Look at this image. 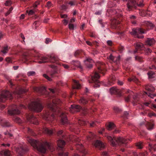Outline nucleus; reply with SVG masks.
Segmentation results:
<instances>
[{
	"instance_id": "23",
	"label": "nucleus",
	"mask_w": 156,
	"mask_h": 156,
	"mask_svg": "<svg viewBox=\"0 0 156 156\" xmlns=\"http://www.w3.org/2000/svg\"><path fill=\"white\" fill-rule=\"evenodd\" d=\"M79 103L82 104L83 105H85L88 102V100L84 97H81L79 101Z\"/></svg>"
},
{
	"instance_id": "42",
	"label": "nucleus",
	"mask_w": 156,
	"mask_h": 156,
	"mask_svg": "<svg viewBox=\"0 0 156 156\" xmlns=\"http://www.w3.org/2000/svg\"><path fill=\"white\" fill-rule=\"evenodd\" d=\"M53 6V5L50 1H48L45 5V7H47L48 9Z\"/></svg>"
},
{
	"instance_id": "62",
	"label": "nucleus",
	"mask_w": 156,
	"mask_h": 156,
	"mask_svg": "<svg viewBox=\"0 0 156 156\" xmlns=\"http://www.w3.org/2000/svg\"><path fill=\"white\" fill-rule=\"evenodd\" d=\"M62 22H63L65 26H66L68 23V21L65 19L63 20Z\"/></svg>"
},
{
	"instance_id": "49",
	"label": "nucleus",
	"mask_w": 156,
	"mask_h": 156,
	"mask_svg": "<svg viewBox=\"0 0 156 156\" xmlns=\"http://www.w3.org/2000/svg\"><path fill=\"white\" fill-rule=\"evenodd\" d=\"M13 9V8L12 7H10L9 10L5 14V16H7L10 13L11 11Z\"/></svg>"
},
{
	"instance_id": "35",
	"label": "nucleus",
	"mask_w": 156,
	"mask_h": 156,
	"mask_svg": "<svg viewBox=\"0 0 156 156\" xmlns=\"http://www.w3.org/2000/svg\"><path fill=\"white\" fill-rule=\"evenodd\" d=\"M135 59L137 61L142 62H144L143 58L142 57L137 56L135 57Z\"/></svg>"
},
{
	"instance_id": "19",
	"label": "nucleus",
	"mask_w": 156,
	"mask_h": 156,
	"mask_svg": "<svg viewBox=\"0 0 156 156\" xmlns=\"http://www.w3.org/2000/svg\"><path fill=\"white\" fill-rule=\"evenodd\" d=\"M0 155H4L5 156H10V151L9 150H2L0 151Z\"/></svg>"
},
{
	"instance_id": "1",
	"label": "nucleus",
	"mask_w": 156,
	"mask_h": 156,
	"mask_svg": "<svg viewBox=\"0 0 156 156\" xmlns=\"http://www.w3.org/2000/svg\"><path fill=\"white\" fill-rule=\"evenodd\" d=\"M27 140L34 148L37 149L38 151L41 153H45L47 148L53 150L52 146L51 144L47 142L39 144L38 142L32 139H28Z\"/></svg>"
},
{
	"instance_id": "20",
	"label": "nucleus",
	"mask_w": 156,
	"mask_h": 156,
	"mask_svg": "<svg viewBox=\"0 0 156 156\" xmlns=\"http://www.w3.org/2000/svg\"><path fill=\"white\" fill-rule=\"evenodd\" d=\"M136 49L141 50L144 48V44L140 42H136L134 44Z\"/></svg>"
},
{
	"instance_id": "13",
	"label": "nucleus",
	"mask_w": 156,
	"mask_h": 156,
	"mask_svg": "<svg viewBox=\"0 0 156 156\" xmlns=\"http://www.w3.org/2000/svg\"><path fill=\"white\" fill-rule=\"evenodd\" d=\"M34 90L35 91L38 92L41 94H45L46 91V89L44 87H35L34 88Z\"/></svg>"
},
{
	"instance_id": "44",
	"label": "nucleus",
	"mask_w": 156,
	"mask_h": 156,
	"mask_svg": "<svg viewBox=\"0 0 156 156\" xmlns=\"http://www.w3.org/2000/svg\"><path fill=\"white\" fill-rule=\"evenodd\" d=\"M78 123L79 124L81 125H83L87 124L86 122L81 119H79L78 121Z\"/></svg>"
},
{
	"instance_id": "3",
	"label": "nucleus",
	"mask_w": 156,
	"mask_h": 156,
	"mask_svg": "<svg viewBox=\"0 0 156 156\" xmlns=\"http://www.w3.org/2000/svg\"><path fill=\"white\" fill-rule=\"evenodd\" d=\"M28 108L32 110L40 112L42 110L43 107L40 101H38L31 102L29 104Z\"/></svg>"
},
{
	"instance_id": "60",
	"label": "nucleus",
	"mask_w": 156,
	"mask_h": 156,
	"mask_svg": "<svg viewBox=\"0 0 156 156\" xmlns=\"http://www.w3.org/2000/svg\"><path fill=\"white\" fill-rule=\"evenodd\" d=\"M61 17L62 18H66L67 17V15L66 14H61L60 15Z\"/></svg>"
},
{
	"instance_id": "38",
	"label": "nucleus",
	"mask_w": 156,
	"mask_h": 156,
	"mask_svg": "<svg viewBox=\"0 0 156 156\" xmlns=\"http://www.w3.org/2000/svg\"><path fill=\"white\" fill-rule=\"evenodd\" d=\"M145 88L146 90H147L148 91H154V88L153 87H151L149 85L146 86L145 87Z\"/></svg>"
},
{
	"instance_id": "8",
	"label": "nucleus",
	"mask_w": 156,
	"mask_h": 156,
	"mask_svg": "<svg viewBox=\"0 0 156 156\" xmlns=\"http://www.w3.org/2000/svg\"><path fill=\"white\" fill-rule=\"evenodd\" d=\"M11 94L8 91H3L0 95V102H4L8 98H12Z\"/></svg>"
},
{
	"instance_id": "17",
	"label": "nucleus",
	"mask_w": 156,
	"mask_h": 156,
	"mask_svg": "<svg viewBox=\"0 0 156 156\" xmlns=\"http://www.w3.org/2000/svg\"><path fill=\"white\" fill-rule=\"evenodd\" d=\"M73 81L74 82L73 88V89H80L81 87V85L79 83V81L75 80H73Z\"/></svg>"
},
{
	"instance_id": "64",
	"label": "nucleus",
	"mask_w": 156,
	"mask_h": 156,
	"mask_svg": "<svg viewBox=\"0 0 156 156\" xmlns=\"http://www.w3.org/2000/svg\"><path fill=\"white\" fill-rule=\"evenodd\" d=\"M62 66L66 69H68L69 68L68 65L66 64H62Z\"/></svg>"
},
{
	"instance_id": "57",
	"label": "nucleus",
	"mask_w": 156,
	"mask_h": 156,
	"mask_svg": "<svg viewBox=\"0 0 156 156\" xmlns=\"http://www.w3.org/2000/svg\"><path fill=\"white\" fill-rule=\"evenodd\" d=\"M114 110L116 112H118L120 111L119 108L117 107H114L113 108Z\"/></svg>"
},
{
	"instance_id": "11",
	"label": "nucleus",
	"mask_w": 156,
	"mask_h": 156,
	"mask_svg": "<svg viewBox=\"0 0 156 156\" xmlns=\"http://www.w3.org/2000/svg\"><path fill=\"white\" fill-rule=\"evenodd\" d=\"M81 109V107L79 105H72L70 108V111L72 113L78 112Z\"/></svg>"
},
{
	"instance_id": "18",
	"label": "nucleus",
	"mask_w": 156,
	"mask_h": 156,
	"mask_svg": "<svg viewBox=\"0 0 156 156\" xmlns=\"http://www.w3.org/2000/svg\"><path fill=\"white\" fill-rule=\"evenodd\" d=\"M94 146L97 147L101 148L104 147V144L100 140H97L94 144Z\"/></svg>"
},
{
	"instance_id": "2",
	"label": "nucleus",
	"mask_w": 156,
	"mask_h": 156,
	"mask_svg": "<svg viewBox=\"0 0 156 156\" xmlns=\"http://www.w3.org/2000/svg\"><path fill=\"white\" fill-rule=\"evenodd\" d=\"M108 140L110 142L111 144L113 146H115L117 144H126L128 143L130 141L129 139L124 138L123 137H119L117 138L114 137L113 138L112 136L107 134L105 136Z\"/></svg>"
},
{
	"instance_id": "9",
	"label": "nucleus",
	"mask_w": 156,
	"mask_h": 156,
	"mask_svg": "<svg viewBox=\"0 0 156 156\" xmlns=\"http://www.w3.org/2000/svg\"><path fill=\"white\" fill-rule=\"evenodd\" d=\"M13 108H10V107H9V109L8 110V114L11 115H19L20 114V111L18 109H16V106L15 105H13Z\"/></svg>"
},
{
	"instance_id": "4",
	"label": "nucleus",
	"mask_w": 156,
	"mask_h": 156,
	"mask_svg": "<svg viewBox=\"0 0 156 156\" xmlns=\"http://www.w3.org/2000/svg\"><path fill=\"white\" fill-rule=\"evenodd\" d=\"M146 31L144 29L138 27L132 29V31L130 32V34L135 37L138 38H143L144 36L143 35H140L139 34L146 33Z\"/></svg>"
},
{
	"instance_id": "28",
	"label": "nucleus",
	"mask_w": 156,
	"mask_h": 156,
	"mask_svg": "<svg viewBox=\"0 0 156 156\" xmlns=\"http://www.w3.org/2000/svg\"><path fill=\"white\" fill-rule=\"evenodd\" d=\"M50 61L51 62H54L58 60V58L54 55H52L50 57Z\"/></svg>"
},
{
	"instance_id": "14",
	"label": "nucleus",
	"mask_w": 156,
	"mask_h": 156,
	"mask_svg": "<svg viewBox=\"0 0 156 156\" xmlns=\"http://www.w3.org/2000/svg\"><path fill=\"white\" fill-rule=\"evenodd\" d=\"M27 119L30 121L31 123L37 125L38 124V120L36 118L34 117L32 115H31L28 117Z\"/></svg>"
},
{
	"instance_id": "32",
	"label": "nucleus",
	"mask_w": 156,
	"mask_h": 156,
	"mask_svg": "<svg viewBox=\"0 0 156 156\" xmlns=\"http://www.w3.org/2000/svg\"><path fill=\"white\" fill-rule=\"evenodd\" d=\"M8 46H6L3 47V49L1 50V52L4 54H5L8 52Z\"/></svg>"
},
{
	"instance_id": "48",
	"label": "nucleus",
	"mask_w": 156,
	"mask_h": 156,
	"mask_svg": "<svg viewBox=\"0 0 156 156\" xmlns=\"http://www.w3.org/2000/svg\"><path fill=\"white\" fill-rule=\"evenodd\" d=\"M12 4V1L11 0H7L5 3V5L6 6L10 5Z\"/></svg>"
},
{
	"instance_id": "31",
	"label": "nucleus",
	"mask_w": 156,
	"mask_h": 156,
	"mask_svg": "<svg viewBox=\"0 0 156 156\" xmlns=\"http://www.w3.org/2000/svg\"><path fill=\"white\" fill-rule=\"evenodd\" d=\"M27 91V90H24L23 89H20L18 91H17L16 92L17 94L20 95L26 92Z\"/></svg>"
},
{
	"instance_id": "51",
	"label": "nucleus",
	"mask_w": 156,
	"mask_h": 156,
	"mask_svg": "<svg viewBox=\"0 0 156 156\" xmlns=\"http://www.w3.org/2000/svg\"><path fill=\"white\" fill-rule=\"evenodd\" d=\"M69 29L71 30H74V25L72 23H69L68 25Z\"/></svg>"
},
{
	"instance_id": "46",
	"label": "nucleus",
	"mask_w": 156,
	"mask_h": 156,
	"mask_svg": "<svg viewBox=\"0 0 156 156\" xmlns=\"http://www.w3.org/2000/svg\"><path fill=\"white\" fill-rule=\"evenodd\" d=\"M110 79L111 80H112V81H111V80H110L111 81L109 82L110 83H109V84L112 85L114 83V82L115 80V78L114 76H112L111 77Z\"/></svg>"
},
{
	"instance_id": "30",
	"label": "nucleus",
	"mask_w": 156,
	"mask_h": 156,
	"mask_svg": "<svg viewBox=\"0 0 156 156\" xmlns=\"http://www.w3.org/2000/svg\"><path fill=\"white\" fill-rule=\"evenodd\" d=\"M144 51L146 55H150L152 51V50L148 48H145Z\"/></svg>"
},
{
	"instance_id": "34",
	"label": "nucleus",
	"mask_w": 156,
	"mask_h": 156,
	"mask_svg": "<svg viewBox=\"0 0 156 156\" xmlns=\"http://www.w3.org/2000/svg\"><path fill=\"white\" fill-rule=\"evenodd\" d=\"M147 74L149 78L150 79H152L154 77V76L155 75V73L154 72L152 71H150L148 72L147 73Z\"/></svg>"
},
{
	"instance_id": "47",
	"label": "nucleus",
	"mask_w": 156,
	"mask_h": 156,
	"mask_svg": "<svg viewBox=\"0 0 156 156\" xmlns=\"http://www.w3.org/2000/svg\"><path fill=\"white\" fill-rule=\"evenodd\" d=\"M149 146L151 149H153L154 151H155L156 149V145L154 144L153 146L151 144H149Z\"/></svg>"
},
{
	"instance_id": "25",
	"label": "nucleus",
	"mask_w": 156,
	"mask_h": 156,
	"mask_svg": "<svg viewBox=\"0 0 156 156\" xmlns=\"http://www.w3.org/2000/svg\"><path fill=\"white\" fill-rule=\"evenodd\" d=\"M115 126V125L114 123L110 122L107 126V129L108 130L110 131L113 129Z\"/></svg>"
},
{
	"instance_id": "39",
	"label": "nucleus",
	"mask_w": 156,
	"mask_h": 156,
	"mask_svg": "<svg viewBox=\"0 0 156 156\" xmlns=\"http://www.w3.org/2000/svg\"><path fill=\"white\" fill-rule=\"evenodd\" d=\"M84 62H85V64L87 62L88 63H89L90 62L93 63L94 61L90 57L87 58L86 60L84 61Z\"/></svg>"
},
{
	"instance_id": "7",
	"label": "nucleus",
	"mask_w": 156,
	"mask_h": 156,
	"mask_svg": "<svg viewBox=\"0 0 156 156\" xmlns=\"http://www.w3.org/2000/svg\"><path fill=\"white\" fill-rule=\"evenodd\" d=\"M100 77V75L96 72H95L94 75L91 76V81L89 83H94L93 87L95 88L100 87V82L99 79Z\"/></svg>"
},
{
	"instance_id": "52",
	"label": "nucleus",
	"mask_w": 156,
	"mask_h": 156,
	"mask_svg": "<svg viewBox=\"0 0 156 156\" xmlns=\"http://www.w3.org/2000/svg\"><path fill=\"white\" fill-rule=\"evenodd\" d=\"M43 76L49 81H51V79L46 74H44Z\"/></svg>"
},
{
	"instance_id": "53",
	"label": "nucleus",
	"mask_w": 156,
	"mask_h": 156,
	"mask_svg": "<svg viewBox=\"0 0 156 156\" xmlns=\"http://www.w3.org/2000/svg\"><path fill=\"white\" fill-rule=\"evenodd\" d=\"M4 126L5 127H9L11 126V124L9 122H5L4 123Z\"/></svg>"
},
{
	"instance_id": "21",
	"label": "nucleus",
	"mask_w": 156,
	"mask_h": 156,
	"mask_svg": "<svg viewBox=\"0 0 156 156\" xmlns=\"http://www.w3.org/2000/svg\"><path fill=\"white\" fill-rule=\"evenodd\" d=\"M71 64L79 68L80 69H82L83 68L81 65L80 62L78 61L73 60L71 62Z\"/></svg>"
},
{
	"instance_id": "43",
	"label": "nucleus",
	"mask_w": 156,
	"mask_h": 156,
	"mask_svg": "<svg viewBox=\"0 0 156 156\" xmlns=\"http://www.w3.org/2000/svg\"><path fill=\"white\" fill-rule=\"evenodd\" d=\"M115 57L113 56L112 54H111L107 58L110 60H111L113 62L114 60L115 59Z\"/></svg>"
},
{
	"instance_id": "26",
	"label": "nucleus",
	"mask_w": 156,
	"mask_h": 156,
	"mask_svg": "<svg viewBox=\"0 0 156 156\" xmlns=\"http://www.w3.org/2000/svg\"><path fill=\"white\" fill-rule=\"evenodd\" d=\"M110 91L111 94H115L117 92V89L116 87H113L110 89Z\"/></svg>"
},
{
	"instance_id": "15",
	"label": "nucleus",
	"mask_w": 156,
	"mask_h": 156,
	"mask_svg": "<svg viewBox=\"0 0 156 156\" xmlns=\"http://www.w3.org/2000/svg\"><path fill=\"white\" fill-rule=\"evenodd\" d=\"M61 118V122L62 124H65L67 123L68 119L66 114L62 113L60 115Z\"/></svg>"
},
{
	"instance_id": "12",
	"label": "nucleus",
	"mask_w": 156,
	"mask_h": 156,
	"mask_svg": "<svg viewBox=\"0 0 156 156\" xmlns=\"http://www.w3.org/2000/svg\"><path fill=\"white\" fill-rule=\"evenodd\" d=\"M156 43V41L154 38H148L145 42V45L152 46L153 45Z\"/></svg>"
},
{
	"instance_id": "61",
	"label": "nucleus",
	"mask_w": 156,
	"mask_h": 156,
	"mask_svg": "<svg viewBox=\"0 0 156 156\" xmlns=\"http://www.w3.org/2000/svg\"><path fill=\"white\" fill-rule=\"evenodd\" d=\"M107 43L108 45L111 46L112 45V41L110 40H109L107 41Z\"/></svg>"
},
{
	"instance_id": "45",
	"label": "nucleus",
	"mask_w": 156,
	"mask_h": 156,
	"mask_svg": "<svg viewBox=\"0 0 156 156\" xmlns=\"http://www.w3.org/2000/svg\"><path fill=\"white\" fill-rule=\"evenodd\" d=\"M27 75L29 76H34L35 74V72L33 71H30L27 73Z\"/></svg>"
},
{
	"instance_id": "40",
	"label": "nucleus",
	"mask_w": 156,
	"mask_h": 156,
	"mask_svg": "<svg viewBox=\"0 0 156 156\" xmlns=\"http://www.w3.org/2000/svg\"><path fill=\"white\" fill-rule=\"evenodd\" d=\"M76 149L78 150H80V149H83V146L82 144L80 143L76 144Z\"/></svg>"
},
{
	"instance_id": "27",
	"label": "nucleus",
	"mask_w": 156,
	"mask_h": 156,
	"mask_svg": "<svg viewBox=\"0 0 156 156\" xmlns=\"http://www.w3.org/2000/svg\"><path fill=\"white\" fill-rule=\"evenodd\" d=\"M13 120L14 121L18 123H22V121L21 119L20 118L17 117H14L13 118Z\"/></svg>"
},
{
	"instance_id": "10",
	"label": "nucleus",
	"mask_w": 156,
	"mask_h": 156,
	"mask_svg": "<svg viewBox=\"0 0 156 156\" xmlns=\"http://www.w3.org/2000/svg\"><path fill=\"white\" fill-rule=\"evenodd\" d=\"M50 114V112L47 111L44 113L43 117L46 120L52 121L54 119V115L53 114Z\"/></svg>"
},
{
	"instance_id": "59",
	"label": "nucleus",
	"mask_w": 156,
	"mask_h": 156,
	"mask_svg": "<svg viewBox=\"0 0 156 156\" xmlns=\"http://www.w3.org/2000/svg\"><path fill=\"white\" fill-rule=\"evenodd\" d=\"M34 13V12L32 10H31L30 11H29V12H28V15H31L33 14Z\"/></svg>"
},
{
	"instance_id": "37",
	"label": "nucleus",
	"mask_w": 156,
	"mask_h": 156,
	"mask_svg": "<svg viewBox=\"0 0 156 156\" xmlns=\"http://www.w3.org/2000/svg\"><path fill=\"white\" fill-rule=\"evenodd\" d=\"M136 146L138 147V149H141L143 148V144L141 142H140L136 144Z\"/></svg>"
},
{
	"instance_id": "22",
	"label": "nucleus",
	"mask_w": 156,
	"mask_h": 156,
	"mask_svg": "<svg viewBox=\"0 0 156 156\" xmlns=\"http://www.w3.org/2000/svg\"><path fill=\"white\" fill-rule=\"evenodd\" d=\"M40 59L41 61H38V63L39 64L45 63L48 62V58L45 57H41L40 58Z\"/></svg>"
},
{
	"instance_id": "54",
	"label": "nucleus",
	"mask_w": 156,
	"mask_h": 156,
	"mask_svg": "<svg viewBox=\"0 0 156 156\" xmlns=\"http://www.w3.org/2000/svg\"><path fill=\"white\" fill-rule=\"evenodd\" d=\"M113 23H114L115 25H118L120 23V22L118 20H117L115 19H114L113 20Z\"/></svg>"
},
{
	"instance_id": "33",
	"label": "nucleus",
	"mask_w": 156,
	"mask_h": 156,
	"mask_svg": "<svg viewBox=\"0 0 156 156\" xmlns=\"http://www.w3.org/2000/svg\"><path fill=\"white\" fill-rule=\"evenodd\" d=\"M120 60V56L119 55L117 57H115V59L114 60V62L116 64H118L119 63Z\"/></svg>"
},
{
	"instance_id": "5",
	"label": "nucleus",
	"mask_w": 156,
	"mask_h": 156,
	"mask_svg": "<svg viewBox=\"0 0 156 156\" xmlns=\"http://www.w3.org/2000/svg\"><path fill=\"white\" fill-rule=\"evenodd\" d=\"M139 0H129L128 1L127 4V10L130 11L133 8H136L137 6H141L143 5L142 2L138 3Z\"/></svg>"
},
{
	"instance_id": "6",
	"label": "nucleus",
	"mask_w": 156,
	"mask_h": 156,
	"mask_svg": "<svg viewBox=\"0 0 156 156\" xmlns=\"http://www.w3.org/2000/svg\"><path fill=\"white\" fill-rule=\"evenodd\" d=\"M62 104V102L59 99L55 98L52 101V103L48 104V108L52 111H56V108L58 107L59 105Z\"/></svg>"
},
{
	"instance_id": "41",
	"label": "nucleus",
	"mask_w": 156,
	"mask_h": 156,
	"mask_svg": "<svg viewBox=\"0 0 156 156\" xmlns=\"http://www.w3.org/2000/svg\"><path fill=\"white\" fill-rule=\"evenodd\" d=\"M93 63L90 62L89 63H88L87 62L85 64L86 68L90 69L91 68L93 67V64L92 63Z\"/></svg>"
},
{
	"instance_id": "58",
	"label": "nucleus",
	"mask_w": 156,
	"mask_h": 156,
	"mask_svg": "<svg viewBox=\"0 0 156 156\" xmlns=\"http://www.w3.org/2000/svg\"><path fill=\"white\" fill-rule=\"evenodd\" d=\"M51 40L49 38H46L45 40V43L46 44H48L49 42H51Z\"/></svg>"
},
{
	"instance_id": "36",
	"label": "nucleus",
	"mask_w": 156,
	"mask_h": 156,
	"mask_svg": "<svg viewBox=\"0 0 156 156\" xmlns=\"http://www.w3.org/2000/svg\"><path fill=\"white\" fill-rule=\"evenodd\" d=\"M146 24L148 27H150L151 29H153L155 27L154 25L150 22H147Z\"/></svg>"
},
{
	"instance_id": "16",
	"label": "nucleus",
	"mask_w": 156,
	"mask_h": 156,
	"mask_svg": "<svg viewBox=\"0 0 156 156\" xmlns=\"http://www.w3.org/2000/svg\"><path fill=\"white\" fill-rule=\"evenodd\" d=\"M43 132L44 133L51 135L53 133H55V130L50 129L47 128H45L43 129Z\"/></svg>"
},
{
	"instance_id": "55",
	"label": "nucleus",
	"mask_w": 156,
	"mask_h": 156,
	"mask_svg": "<svg viewBox=\"0 0 156 156\" xmlns=\"http://www.w3.org/2000/svg\"><path fill=\"white\" fill-rule=\"evenodd\" d=\"M124 49V47L122 46H120L119 48V51L120 53H122Z\"/></svg>"
},
{
	"instance_id": "24",
	"label": "nucleus",
	"mask_w": 156,
	"mask_h": 156,
	"mask_svg": "<svg viewBox=\"0 0 156 156\" xmlns=\"http://www.w3.org/2000/svg\"><path fill=\"white\" fill-rule=\"evenodd\" d=\"M57 145L60 148H62L65 145V142L63 140H59L57 141Z\"/></svg>"
},
{
	"instance_id": "56",
	"label": "nucleus",
	"mask_w": 156,
	"mask_h": 156,
	"mask_svg": "<svg viewBox=\"0 0 156 156\" xmlns=\"http://www.w3.org/2000/svg\"><path fill=\"white\" fill-rule=\"evenodd\" d=\"M5 61L8 63H12V61L9 57H7L5 58Z\"/></svg>"
},
{
	"instance_id": "63",
	"label": "nucleus",
	"mask_w": 156,
	"mask_h": 156,
	"mask_svg": "<svg viewBox=\"0 0 156 156\" xmlns=\"http://www.w3.org/2000/svg\"><path fill=\"white\" fill-rule=\"evenodd\" d=\"M97 122H93L92 123H90V126L92 127L94 126L95 125H96V123Z\"/></svg>"
},
{
	"instance_id": "29",
	"label": "nucleus",
	"mask_w": 156,
	"mask_h": 156,
	"mask_svg": "<svg viewBox=\"0 0 156 156\" xmlns=\"http://www.w3.org/2000/svg\"><path fill=\"white\" fill-rule=\"evenodd\" d=\"M147 125V129L149 130H151L153 129L154 125L153 124L148 122Z\"/></svg>"
},
{
	"instance_id": "50",
	"label": "nucleus",
	"mask_w": 156,
	"mask_h": 156,
	"mask_svg": "<svg viewBox=\"0 0 156 156\" xmlns=\"http://www.w3.org/2000/svg\"><path fill=\"white\" fill-rule=\"evenodd\" d=\"M68 152H62L58 154L59 156H68Z\"/></svg>"
}]
</instances>
